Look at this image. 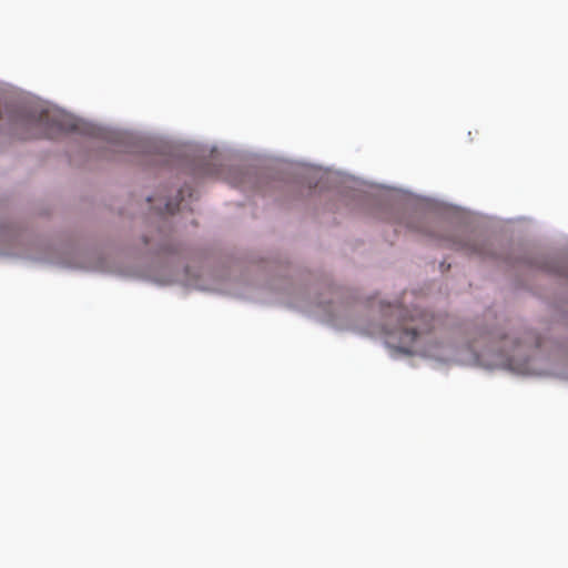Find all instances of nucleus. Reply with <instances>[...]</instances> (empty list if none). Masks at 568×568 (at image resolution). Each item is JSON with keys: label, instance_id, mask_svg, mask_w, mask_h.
I'll return each mask as SVG.
<instances>
[{"label": "nucleus", "instance_id": "nucleus-1", "mask_svg": "<svg viewBox=\"0 0 568 568\" xmlns=\"http://www.w3.org/2000/svg\"><path fill=\"white\" fill-rule=\"evenodd\" d=\"M388 307L389 321H396L394 324L389 323L390 327L385 329L386 343L390 347L409 353L410 347L435 327V316L426 311H408L400 305Z\"/></svg>", "mask_w": 568, "mask_h": 568}, {"label": "nucleus", "instance_id": "nucleus-2", "mask_svg": "<svg viewBox=\"0 0 568 568\" xmlns=\"http://www.w3.org/2000/svg\"><path fill=\"white\" fill-rule=\"evenodd\" d=\"M19 124L26 128L28 133L20 134L23 140L38 138H53L58 133L73 131L75 124L65 121L63 115H51L49 112H41L38 116L28 115L19 120Z\"/></svg>", "mask_w": 568, "mask_h": 568}, {"label": "nucleus", "instance_id": "nucleus-3", "mask_svg": "<svg viewBox=\"0 0 568 568\" xmlns=\"http://www.w3.org/2000/svg\"><path fill=\"white\" fill-rule=\"evenodd\" d=\"M180 207V202L175 201H168L164 203V206H159V211L161 213H168V214H173L175 211H178Z\"/></svg>", "mask_w": 568, "mask_h": 568}, {"label": "nucleus", "instance_id": "nucleus-4", "mask_svg": "<svg viewBox=\"0 0 568 568\" xmlns=\"http://www.w3.org/2000/svg\"><path fill=\"white\" fill-rule=\"evenodd\" d=\"M69 253H80L81 251H74V250H71V251H68Z\"/></svg>", "mask_w": 568, "mask_h": 568}]
</instances>
